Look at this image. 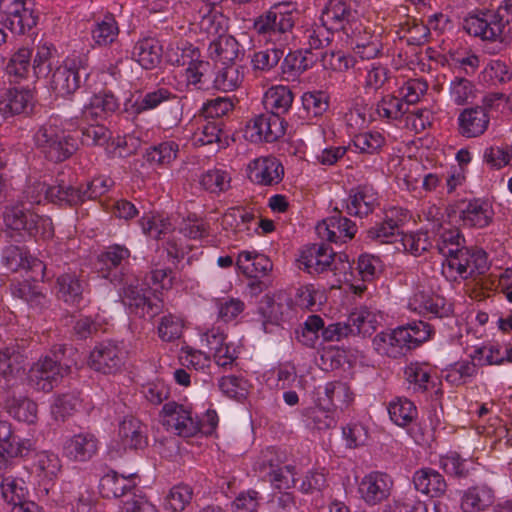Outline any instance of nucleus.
Here are the masks:
<instances>
[{"mask_svg": "<svg viewBox=\"0 0 512 512\" xmlns=\"http://www.w3.org/2000/svg\"><path fill=\"white\" fill-rule=\"evenodd\" d=\"M324 319L316 314L309 315L305 321L295 330L298 342L306 347L314 348L322 339Z\"/></svg>", "mask_w": 512, "mask_h": 512, "instance_id": "69168bd1", "label": "nucleus"}, {"mask_svg": "<svg viewBox=\"0 0 512 512\" xmlns=\"http://www.w3.org/2000/svg\"><path fill=\"white\" fill-rule=\"evenodd\" d=\"M120 100L111 90H102L93 93L82 110V120L97 122L106 119L120 109Z\"/></svg>", "mask_w": 512, "mask_h": 512, "instance_id": "c9c22d12", "label": "nucleus"}, {"mask_svg": "<svg viewBox=\"0 0 512 512\" xmlns=\"http://www.w3.org/2000/svg\"><path fill=\"white\" fill-rule=\"evenodd\" d=\"M390 420L397 426L409 431V427L418 417V410L413 401L406 397H396L387 406Z\"/></svg>", "mask_w": 512, "mask_h": 512, "instance_id": "4d7b16f0", "label": "nucleus"}, {"mask_svg": "<svg viewBox=\"0 0 512 512\" xmlns=\"http://www.w3.org/2000/svg\"><path fill=\"white\" fill-rule=\"evenodd\" d=\"M407 308L420 316L449 318L453 314V305L445 297L431 290L417 289L408 298Z\"/></svg>", "mask_w": 512, "mask_h": 512, "instance_id": "f3484780", "label": "nucleus"}, {"mask_svg": "<svg viewBox=\"0 0 512 512\" xmlns=\"http://www.w3.org/2000/svg\"><path fill=\"white\" fill-rule=\"evenodd\" d=\"M412 480L416 491L431 498L441 497L447 490V482L444 476L431 467L416 470Z\"/></svg>", "mask_w": 512, "mask_h": 512, "instance_id": "c03bdc74", "label": "nucleus"}, {"mask_svg": "<svg viewBox=\"0 0 512 512\" xmlns=\"http://www.w3.org/2000/svg\"><path fill=\"white\" fill-rule=\"evenodd\" d=\"M88 281L76 271L62 273L56 279L57 297L68 305L77 306L88 292Z\"/></svg>", "mask_w": 512, "mask_h": 512, "instance_id": "72a5a7b5", "label": "nucleus"}, {"mask_svg": "<svg viewBox=\"0 0 512 512\" xmlns=\"http://www.w3.org/2000/svg\"><path fill=\"white\" fill-rule=\"evenodd\" d=\"M315 230L322 241L338 245L354 238L357 225L351 219L337 213L319 222Z\"/></svg>", "mask_w": 512, "mask_h": 512, "instance_id": "cd10ccee", "label": "nucleus"}, {"mask_svg": "<svg viewBox=\"0 0 512 512\" xmlns=\"http://www.w3.org/2000/svg\"><path fill=\"white\" fill-rule=\"evenodd\" d=\"M225 0H200L197 25L199 29L213 38L226 33L229 18L224 14L222 4Z\"/></svg>", "mask_w": 512, "mask_h": 512, "instance_id": "c85d7f7f", "label": "nucleus"}, {"mask_svg": "<svg viewBox=\"0 0 512 512\" xmlns=\"http://www.w3.org/2000/svg\"><path fill=\"white\" fill-rule=\"evenodd\" d=\"M286 131V122L273 113L265 112L255 115L245 125L244 137L251 143H273Z\"/></svg>", "mask_w": 512, "mask_h": 512, "instance_id": "4468645a", "label": "nucleus"}, {"mask_svg": "<svg viewBox=\"0 0 512 512\" xmlns=\"http://www.w3.org/2000/svg\"><path fill=\"white\" fill-rule=\"evenodd\" d=\"M316 62V57L299 49L290 51L281 63V70L286 80H295L302 73L312 68Z\"/></svg>", "mask_w": 512, "mask_h": 512, "instance_id": "13d9d810", "label": "nucleus"}, {"mask_svg": "<svg viewBox=\"0 0 512 512\" xmlns=\"http://www.w3.org/2000/svg\"><path fill=\"white\" fill-rule=\"evenodd\" d=\"M298 14L297 2L276 1L254 18L252 29L267 42L285 44L290 38Z\"/></svg>", "mask_w": 512, "mask_h": 512, "instance_id": "6e6552de", "label": "nucleus"}, {"mask_svg": "<svg viewBox=\"0 0 512 512\" xmlns=\"http://www.w3.org/2000/svg\"><path fill=\"white\" fill-rule=\"evenodd\" d=\"M100 442L91 432H79L67 437L63 442V455L71 461L84 463L98 452Z\"/></svg>", "mask_w": 512, "mask_h": 512, "instance_id": "473e14b6", "label": "nucleus"}, {"mask_svg": "<svg viewBox=\"0 0 512 512\" xmlns=\"http://www.w3.org/2000/svg\"><path fill=\"white\" fill-rule=\"evenodd\" d=\"M348 146L358 154L376 155L386 146V138L380 131L367 130L355 134Z\"/></svg>", "mask_w": 512, "mask_h": 512, "instance_id": "bf43d9fd", "label": "nucleus"}, {"mask_svg": "<svg viewBox=\"0 0 512 512\" xmlns=\"http://www.w3.org/2000/svg\"><path fill=\"white\" fill-rule=\"evenodd\" d=\"M236 266L249 278L266 277L273 269V263L266 255L247 250L239 252Z\"/></svg>", "mask_w": 512, "mask_h": 512, "instance_id": "09e8293b", "label": "nucleus"}, {"mask_svg": "<svg viewBox=\"0 0 512 512\" xmlns=\"http://www.w3.org/2000/svg\"><path fill=\"white\" fill-rule=\"evenodd\" d=\"M159 416L168 432L184 439L212 436L219 424L216 410L207 409L199 415L191 404L176 401L164 403Z\"/></svg>", "mask_w": 512, "mask_h": 512, "instance_id": "20e7f679", "label": "nucleus"}, {"mask_svg": "<svg viewBox=\"0 0 512 512\" xmlns=\"http://www.w3.org/2000/svg\"><path fill=\"white\" fill-rule=\"evenodd\" d=\"M119 24L111 12L94 18L90 28L91 42L94 48L112 47L111 54L115 62L122 59V49L119 46Z\"/></svg>", "mask_w": 512, "mask_h": 512, "instance_id": "a211bd4d", "label": "nucleus"}, {"mask_svg": "<svg viewBox=\"0 0 512 512\" xmlns=\"http://www.w3.org/2000/svg\"><path fill=\"white\" fill-rule=\"evenodd\" d=\"M294 94L288 86L275 85L264 94L263 104L267 112L283 118L292 107Z\"/></svg>", "mask_w": 512, "mask_h": 512, "instance_id": "864d4df0", "label": "nucleus"}, {"mask_svg": "<svg viewBox=\"0 0 512 512\" xmlns=\"http://www.w3.org/2000/svg\"><path fill=\"white\" fill-rule=\"evenodd\" d=\"M433 248L444 257L442 275L451 282L485 274L489 268L487 252L477 246L467 247L465 237L457 227L439 225L431 232Z\"/></svg>", "mask_w": 512, "mask_h": 512, "instance_id": "f03ea898", "label": "nucleus"}, {"mask_svg": "<svg viewBox=\"0 0 512 512\" xmlns=\"http://www.w3.org/2000/svg\"><path fill=\"white\" fill-rule=\"evenodd\" d=\"M0 22L14 34H25L37 23L33 0H0Z\"/></svg>", "mask_w": 512, "mask_h": 512, "instance_id": "f8f14e48", "label": "nucleus"}, {"mask_svg": "<svg viewBox=\"0 0 512 512\" xmlns=\"http://www.w3.org/2000/svg\"><path fill=\"white\" fill-rule=\"evenodd\" d=\"M62 468L58 454L42 450L34 454L31 464V474L40 485L52 484L58 477Z\"/></svg>", "mask_w": 512, "mask_h": 512, "instance_id": "37998d69", "label": "nucleus"}, {"mask_svg": "<svg viewBox=\"0 0 512 512\" xmlns=\"http://www.w3.org/2000/svg\"><path fill=\"white\" fill-rule=\"evenodd\" d=\"M63 345H55L48 354L40 358L29 370L28 379L36 390L50 392L59 385L69 371V366L61 362L64 354Z\"/></svg>", "mask_w": 512, "mask_h": 512, "instance_id": "9d476101", "label": "nucleus"}, {"mask_svg": "<svg viewBox=\"0 0 512 512\" xmlns=\"http://www.w3.org/2000/svg\"><path fill=\"white\" fill-rule=\"evenodd\" d=\"M119 445L125 451L143 450L148 445L147 426L133 416L124 417L119 424Z\"/></svg>", "mask_w": 512, "mask_h": 512, "instance_id": "4c0bfd02", "label": "nucleus"}, {"mask_svg": "<svg viewBox=\"0 0 512 512\" xmlns=\"http://www.w3.org/2000/svg\"><path fill=\"white\" fill-rule=\"evenodd\" d=\"M56 185L48 186L45 182L31 180L27 182L20 199L10 206H7L3 219L10 237L16 241L27 239H50L54 235V228L51 218L40 216L30 211L34 205L46 201L59 206H67L66 199L62 193L66 192V183L57 178Z\"/></svg>", "mask_w": 512, "mask_h": 512, "instance_id": "f257e3e1", "label": "nucleus"}, {"mask_svg": "<svg viewBox=\"0 0 512 512\" xmlns=\"http://www.w3.org/2000/svg\"><path fill=\"white\" fill-rule=\"evenodd\" d=\"M32 49L21 47L17 49L8 59L3 74V85H25L30 87L38 79L31 63Z\"/></svg>", "mask_w": 512, "mask_h": 512, "instance_id": "393cba45", "label": "nucleus"}, {"mask_svg": "<svg viewBox=\"0 0 512 512\" xmlns=\"http://www.w3.org/2000/svg\"><path fill=\"white\" fill-rule=\"evenodd\" d=\"M464 31L483 41L505 42L512 39V0H504L496 10L469 13L462 23Z\"/></svg>", "mask_w": 512, "mask_h": 512, "instance_id": "0eeeda50", "label": "nucleus"}, {"mask_svg": "<svg viewBox=\"0 0 512 512\" xmlns=\"http://www.w3.org/2000/svg\"><path fill=\"white\" fill-rule=\"evenodd\" d=\"M320 21L334 32L341 31L347 36L358 30V27H354L356 11L345 0H328L321 10Z\"/></svg>", "mask_w": 512, "mask_h": 512, "instance_id": "a878e982", "label": "nucleus"}, {"mask_svg": "<svg viewBox=\"0 0 512 512\" xmlns=\"http://www.w3.org/2000/svg\"><path fill=\"white\" fill-rule=\"evenodd\" d=\"M461 226L468 229H484L494 221L492 202L485 197H474L459 201L454 209Z\"/></svg>", "mask_w": 512, "mask_h": 512, "instance_id": "ddd939ff", "label": "nucleus"}, {"mask_svg": "<svg viewBox=\"0 0 512 512\" xmlns=\"http://www.w3.org/2000/svg\"><path fill=\"white\" fill-rule=\"evenodd\" d=\"M223 120L205 119L192 136V142L195 146H216V151L226 147L228 144L227 136L223 131Z\"/></svg>", "mask_w": 512, "mask_h": 512, "instance_id": "de8ad7c7", "label": "nucleus"}, {"mask_svg": "<svg viewBox=\"0 0 512 512\" xmlns=\"http://www.w3.org/2000/svg\"><path fill=\"white\" fill-rule=\"evenodd\" d=\"M494 491L487 485H475L466 489L461 496L463 512H481L493 504Z\"/></svg>", "mask_w": 512, "mask_h": 512, "instance_id": "6e6d98bb", "label": "nucleus"}, {"mask_svg": "<svg viewBox=\"0 0 512 512\" xmlns=\"http://www.w3.org/2000/svg\"><path fill=\"white\" fill-rule=\"evenodd\" d=\"M173 65L181 66L178 72V90L183 92L208 89L211 82V64L200 58L171 60Z\"/></svg>", "mask_w": 512, "mask_h": 512, "instance_id": "2eb2a0df", "label": "nucleus"}, {"mask_svg": "<svg viewBox=\"0 0 512 512\" xmlns=\"http://www.w3.org/2000/svg\"><path fill=\"white\" fill-rule=\"evenodd\" d=\"M37 148L49 161L58 163L69 159L79 147L74 135V119L53 114L34 134Z\"/></svg>", "mask_w": 512, "mask_h": 512, "instance_id": "39448f33", "label": "nucleus"}, {"mask_svg": "<svg viewBox=\"0 0 512 512\" xmlns=\"http://www.w3.org/2000/svg\"><path fill=\"white\" fill-rule=\"evenodd\" d=\"M34 102V87L4 85L0 89V115L3 119L28 114Z\"/></svg>", "mask_w": 512, "mask_h": 512, "instance_id": "4be33fe9", "label": "nucleus"}, {"mask_svg": "<svg viewBox=\"0 0 512 512\" xmlns=\"http://www.w3.org/2000/svg\"><path fill=\"white\" fill-rule=\"evenodd\" d=\"M403 373L407 390L413 394L434 391L440 383L435 369L427 362H410Z\"/></svg>", "mask_w": 512, "mask_h": 512, "instance_id": "7c9ffc66", "label": "nucleus"}, {"mask_svg": "<svg viewBox=\"0 0 512 512\" xmlns=\"http://www.w3.org/2000/svg\"><path fill=\"white\" fill-rule=\"evenodd\" d=\"M458 131L465 138H476L487 130L490 123L488 110L482 106L465 108L458 116Z\"/></svg>", "mask_w": 512, "mask_h": 512, "instance_id": "79ce46f5", "label": "nucleus"}, {"mask_svg": "<svg viewBox=\"0 0 512 512\" xmlns=\"http://www.w3.org/2000/svg\"><path fill=\"white\" fill-rule=\"evenodd\" d=\"M511 79V68L500 59L490 60L480 75L481 82L488 87H498L510 82Z\"/></svg>", "mask_w": 512, "mask_h": 512, "instance_id": "338daca9", "label": "nucleus"}, {"mask_svg": "<svg viewBox=\"0 0 512 512\" xmlns=\"http://www.w3.org/2000/svg\"><path fill=\"white\" fill-rule=\"evenodd\" d=\"M231 173L225 168L209 169L201 175V187L211 193L219 195L231 188Z\"/></svg>", "mask_w": 512, "mask_h": 512, "instance_id": "774afa93", "label": "nucleus"}, {"mask_svg": "<svg viewBox=\"0 0 512 512\" xmlns=\"http://www.w3.org/2000/svg\"><path fill=\"white\" fill-rule=\"evenodd\" d=\"M433 327L422 320H414L375 335L372 344L381 356L397 359L417 349L434 336Z\"/></svg>", "mask_w": 512, "mask_h": 512, "instance_id": "423d86ee", "label": "nucleus"}, {"mask_svg": "<svg viewBox=\"0 0 512 512\" xmlns=\"http://www.w3.org/2000/svg\"><path fill=\"white\" fill-rule=\"evenodd\" d=\"M302 110L308 119H320L328 111L330 96L324 90H309L301 96Z\"/></svg>", "mask_w": 512, "mask_h": 512, "instance_id": "0e129e2a", "label": "nucleus"}, {"mask_svg": "<svg viewBox=\"0 0 512 512\" xmlns=\"http://www.w3.org/2000/svg\"><path fill=\"white\" fill-rule=\"evenodd\" d=\"M137 484V473L124 475L111 470L100 478L99 493L103 498H120L129 494L133 495Z\"/></svg>", "mask_w": 512, "mask_h": 512, "instance_id": "58836bf2", "label": "nucleus"}, {"mask_svg": "<svg viewBox=\"0 0 512 512\" xmlns=\"http://www.w3.org/2000/svg\"><path fill=\"white\" fill-rule=\"evenodd\" d=\"M176 99L177 95L171 89L157 85L139 93L135 98L133 95L126 98L123 102V112L128 117L135 119L145 112L155 110L162 104Z\"/></svg>", "mask_w": 512, "mask_h": 512, "instance_id": "aec40b11", "label": "nucleus"}, {"mask_svg": "<svg viewBox=\"0 0 512 512\" xmlns=\"http://www.w3.org/2000/svg\"><path fill=\"white\" fill-rule=\"evenodd\" d=\"M178 153V142L166 139L146 148L143 158L152 167L167 168L177 158Z\"/></svg>", "mask_w": 512, "mask_h": 512, "instance_id": "3c124183", "label": "nucleus"}, {"mask_svg": "<svg viewBox=\"0 0 512 512\" xmlns=\"http://www.w3.org/2000/svg\"><path fill=\"white\" fill-rule=\"evenodd\" d=\"M393 488L390 475L381 471L365 474L357 483L359 498L368 506L373 507L386 501Z\"/></svg>", "mask_w": 512, "mask_h": 512, "instance_id": "b1692460", "label": "nucleus"}, {"mask_svg": "<svg viewBox=\"0 0 512 512\" xmlns=\"http://www.w3.org/2000/svg\"><path fill=\"white\" fill-rule=\"evenodd\" d=\"M131 251L123 244H111L97 256L95 269L103 278L120 288V296L124 305L136 307L142 311H153V303L147 293L139 289V280L133 273L130 263Z\"/></svg>", "mask_w": 512, "mask_h": 512, "instance_id": "7ed1b4c3", "label": "nucleus"}, {"mask_svg": "<svg viewBox=\"0 0 512 512\" xmlns=\"http://www.w3.org/2000/svg\"><path fill=\"white\" fill-rule=\"evenodd\" d=\"M114 184L115 182L110 176L98 175L78 187L66 184V192L62 195L66 199L67 206H77L87 200H94L103 196L111 190Z\"/></svg>", "mask_w": 512, "mask_h": 512, "instance_id": "c756f323", "label": "nucleus"}, {"mask_svg": "<svg viewBox=\"0 0 512 512\" xmlns=\"http://www.w3.org/2000/svg\"><path fill=\"white\" fill-rule=\"evenodd\" d=\"M91 73L88 68V60L84 55H69L56 66L49 75V86L58 96L68 97L78 89L92 92L90 83Z\"/></svg>", "mask_w": 512, "mask_h": 512, "instance_id": "1a4fd4ad", "label": "nucleus"}, {"mask_svg": "<svg viewBox=\"0 0 512 512\" xmlns=\"http://www.w3.org/2000/svg\"><path fill=\"white\" fill-rule=\"evenodd\" d=\"M174 279V272L171 268H155L152 269L149 274L145 277V285L148 286V288H143L139 286V289H142L145 293H147L149 299L152 301L153 305V311H142V309H138L136 307L129 308L131 312L144 317L145 315H148L150 317H154L159 309H160V299L154 295L153 298H151L152 294H155L157 292H160L162 290H167L172 287Z\"/></svg>", "mask_w": 512, "mask_h": 512, "instance_id": "2f4dec72", "label": "nucleus"}, {"mask_svg": "<svg viewBox=\"0 0 512 512\" xmlns=\"http://www.w3.org/2000/svg\"><path fill=\"white\" fill-rule=\"evenodd\" d=\"M0 493L3 500L13 508L27 500L29 490L22 478L0 474Z\"/></svg>", "mask_w": 512, "mask_h": 512, "instance_id": "680f3d73", "label": "nucleus"}, {"mask_svg": "<svg viewBox=\"0 0 512 512\" xmlns=\"http://www.w3.org/2000/svg\"><path fill=\"white\" fill-rule=\"evenodd\" d=\"M406 112L402 99L393 94H386L372 104L368 109L367 119L360 110L355 111L357 116L361 118L362 124L381 122L390 125L400 120Z\"/></svg>", "mask_w": 512, "mask_h": 512, "instance_id": "bb28decb", "label": "nucleus"}, {"mask_svg": "<svg viewBox=\"0 0 512 512\" xmlns=\"http://www.w3.org/2000/svg\"><path fill=\"white\" fill-rule=\"evenodd\" d=\"M433 248L431 232L426 230H416L411 232H401L397 246V251L408 253L414 257H420Z\"/></svg>", "mask_w": 512, "mask_h": 512, "instance_id": "603ef678", "label": "nucleus"}, {"mask_svg": "<svg viewBox=\"0 0 512 512\" xmlns=\"http://www.w3.org/2000/svg\"><path fill=\"white\" fill-rule=\"evenodd\" d=\"M336 252L326 243L312 244L301 252L299 262L304 270L315 276L332 269Z\"/></svg>", "mask_w": 512, "mask_h": 512, "instance_id": "f704fd0d", "label": "nucleus"}, {"mask_svg": "<svg viewBox=\"0 0 512 512\" xmlns=\"http://www.w3.org/2000/svg\"><path fill=\"white\" fill-rule=\"evenodd\" d=\"M243 51L236 38L227 32L213 38L207 48L209 57L219 64L235 63Z\"/></svg>", "mask_w": 512, "mask_h": 512, "instance_id": "a18cd8bd", "label": "nucleus"}, {"mask_svg": "<svg viewBox=\"0 0 512 512\" xmlns=\"http://www.w3.org/2000/svg\"><path fill=\"white\" fill-rule=\"evenodd\" d=\"M334 33L322 21L306 26L302 35L303 49L306 53L314 55L316 58L321 56L323 62L326 63V57L328 56L326 49L331 45Z\"/></svg>", "mask_w": 512, "mask_h": 512, "instance_id": "e433bc0d", "label": "nucleus"}, {"mask_svg": "<svg viewBox=\"0 0 512 512\" xmlns=\"http://www.w3.org/2000/svg\"><path fill=\"white\" fill-rule=\"evenodd\" d=\"M32 66L39 78H48L56 66L61 64L60 54L53 43L40 40L35 47Z\"/></svg>", "mask_w": 512, "mask_h": 512, "instance_id": "49530a36", "label": "nucleus"}, {"mask_svg": "<svg viewBox=\"0 0 512 512\" xmlns=\"http://www.w3.org/2000/svg\"><path fill=\"white\" fill-rule=\"evenodd\" d=\"M383 321V315L380 311L370 307H360L355 309L348 317L347 323L351 328L352 335H370L376 327Z\"/></svg>", "mask_w": 512, "mask_h": 512, "instance_id": "8fccbe9b", "label": "nucleus"}, {"mask_svg": "<svg viewBox=\"0 0 512 512\" xmlns=\"http://www.w3.org/2000/svg\"><path fill=\"white\" fill-rule=\"evenodd\" d=\"M162 47L159 41L152 37L138 40L132 50V59L143 69L155 68L161 61Z\"/></svg>", "mask_w": 512, "mask_h": 512, "instance_id": "5fc2aeb1", "label": "nucleus"}, {"mask_svg": "<svg viewBox=\"0 0 512 512\" xmlns=\"http://www.w3.org/2000/svg\"><path fill=\"white\" fill-rule=\"evenodd\" d=\"M354 399V395L342 381H332L316 389V401L324 409H343Z\"/></svg>", "mask_w": 512, "mask_h": 512, "instance_id": "a19ab883", "label": "nucleus"}, {"mask_svg": "<svg viewBox=\"0 0 512 512\" xmlns=\"http://www.w3.org/2000/svg\"><path fill=\"white\" fill-rule=\"evenodd\" d=\"M408 220V211L402 207H389L382 221L375 223L367 230V239L376 244H394L401 235V227Z\"/></svg>", "mask_w": 512, "mask_h": 512, "instance_id": "dca6fc26", "label": "nucleus"}, {"mask_svg": "<svg viewBox=\"0 0 512 512\" xmlns=\"http://www.w3.org/2000/svg\"><path fill=\"white\" fill-rule=\"evenodd\" d=\"M128 350L123 341L105 340L91 350L88 365L104 375L120 373L126 365Z\"/></svg>", "mask_w": 512, "mask_h": 512, "instance_id": "9b49d317", "label": "nucleus"}, {"mask_svg": "<svg viewBox=\"0 0 512 512\" xmlns=\"http://www.w3.org/2000/svg\"><path fill=\"white\" fill-rule=\"evenodd\" d=\"M246 174L249 181L257 186L273 187L283 181L285 168L276 156H259L248 163Z\"/></svg>", "mask_w": 512, "mask_h": 512, "instance_id": "412c9836", "label": "nucleus"}, {"mask_svg": "<svg viewBox=\"0 0 512 512\" xmlns=\"http://www.w3.org/2000/svg\"><path fill=\"white\" fill-rule=\"evenodd\" d=\"M244 79L243 67L236 63L219 64L213 79L214 88L228 92L240 86Z\"/></svg>", "mask_w": 512, "mask_h": 512, "instance_id": "e2e57ef3", "label": "nucleus"}, {"mask_svg": "<svg viewBox=\"0 0 512 512\" xmlns=\"http://www.w3.org/2000/svg\"><path fill=\"white\" fill-rule=\"evenodd\" d=\"M383 270V262L379 256L362 253L351 265V274L355 279L370 283L377 279Z\"/></svg>", "mask_w": 512, "mask_h": 512, "instance_id": "052dcab7", "label": "nucleus"}, {"mask_svg": "<svg viewBox=\"0 0 512 512\" xmlns=\"http://www.w3.org/2000/svg\"><path fill=\"white\" fill-rule=\"evenodd\" d=\"M380 205L379 193L371 184L351 187L341 200L342 210L349 216L363 219Z\"/></svg>", "mask_w": 512, "mask_h": 512, "instance_id": "6ab92c4d", "label": "nucleus"}, {"mask_svg": "<svg viewBox=\"0 0 512 512\" xmlns=\"http://www.w3.org/2000/svg\"><path fill=\"white\" fill-rule=\"evenodd\" d=\"M74 119V132L76 130L81 131V143L86 146H99L105 147L107 153L116 155L117 149L122 148L126 145L124 138L112 137V132L99 121L95 123H89L90 121L82 120V117Z\"/></svg>", "mask_w": 512, "mask_h": 512, "instance_id": "5701e85b", "label": "nucleus"}, {"mask_svg": "<svg viewBox=\"0 0 512 512\" xmlns=\"http://www.w3.org/2000/svg\"><path fill=\"white\" fill-rule=\"evenodd\" d=\"M23 355L14 347L0 350V381L1 386L7 390L17 388L23 380Z\"/></svg>", "mask_w": 512, "mask_h": 512, "instance_id": "ea45409f", "label": "nucleus"}]
</instances>
